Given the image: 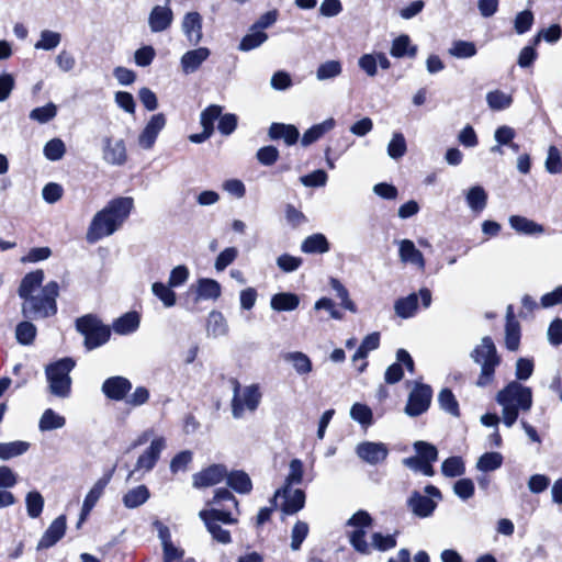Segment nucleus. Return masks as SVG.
<instances>
[{"instance_id":"1","label":"nucleus","mask_w":562,"mask_h":562,"mask_svg":"<svg viewBox=\"0 0 562 562\" xmlns=\"http://www.w3.org/2000/svg\"><path fill=\"white\" fill-rule=\"evenodd\" d=\"M43 281V270H35L26 273L20 282L18 294L23 300L21 312L26 318H48L57 313L59 284L49 281L42 285Z\"/></svg>"},{"instance_id":"2","label":"nucleus","mask_w":562,"mask_h":562,"mask_svg":"<svg viewBox=\"0 0 562 562\" xmlns=\"http://www.w3.org/2000/svg\"><path fill=\"white\" fill-rule=\"evenodd\" d=\"M134 206L130 196H120L111 200L93 216L88 231L87 241L90 244L113 235L127 220Z\"/></svg>"},{"instance_id":"3","label":"nucleus","mask_w":562,"mask_h":562,"mask_svg":"<svg viewBox=\"0 0 562 562\" xmlns=\"http://www.w3.org/2000/svg\"><path fill=\"white\" fill-rule=\"evenodd\" d=\"M502 406L503 423L512 427L518 417V411L528 412L532 406V392L528 386L513 381L501 390L496 396Z\"/></svg>"},{"instance_id":"4","label":"nucleus","mask_w":562,"mask_h":562,"mask_svg":"<svg viewBox=\"0 0 562 562\" xmlns=\"http://www.w3.org/2000/svg\"><path fill=\"white\" fill-rule=\"evenodd\" d=\"M470 358L480 367L475 384L479 387L491 385L495 379V370L501 363V357L492 338L483 337L470 352Z\"/></svg>"},{"instance_id":"5","label":"nucleus","mask_w":562,"mask_h":562,"mask_svg":"<svg viewBox=\"0 0 562 562\" xmlns=\"http://www.w3.org/2000/svg\"><path fill=\"white\" fill-rule=\"evenodd\" d=\"M373 519L366 510H358L346 522L349 528L347 537L350 546L360 554H371V546L366 540L367 529L371 528Z\"/></svg>"},{"instance_id":"6","label":"nucleus","mask_w":562,"mask_h":562,"mask_svg":"<svg viewBox=\"0 0 562 562\" xmlns=\"http://www.w3.org/2000/svg\"><path fill=\"white\" fill-rule=\"evenodd\" d=\"M261 391L258 384L240 386L235 381L232 398V415L234 418H243L246 412H255L261 402Z\"/></svg>"},{"instance_id":"7","label":"nucleus","mask_w":562,"mask_h":562,"mask_svg":"<svg viewBox=\"0 0 562 562\" xmlns=\"http://www.w3.org/2000/svg\"><path fill=\"white\" fill-rule=\"evenodd\" d=\"M75 367L71 358H64L46 368V376L52 394L58 397H67L70 394V371Z\"/></svg>"},{"instance_id":"8","label":"nucleus","mask_w":562,"mask_h":562,"mask_svg":"<svg viewBox=\"0 0 562 562\" xmlns=\"http://www.w3.org/2000/svg\"><path fill=\"white\" fill-rule=\"evenodd\" d=\"M199 517L204 521L207 531L215 541L222 544L231 543L229 531L224 529L220 522L235 525L238 521L237 517H234L229 512L217 508L203 509L199 513Z\"/></svg>"},{"instance_id":"9","label":"nucleus","mask_w":562,"mask_h":562,"mask_svg":"<svg viewBox=\"0 0 562 562\" xmlns=\"http://www.w3.org/2000/svg\"><path fill=\"white\" fill-rule=\"evenodd\" d=\"M77 330L85 336L87 349H95L110 339L111 328L92 315H86L77 319Z\"/></svg>"},{"instance_id":"10","label":"nucleus","mask_w":562,"mask_h":562,"mask_svg":"<svg viewBox=\"0 0 562 562\" xmlns=\"http://www.w3.org/2000/svg\"><path fill=\"white\" fill-rule=\"evenodd\" d=\"M167 447L165 437H156L150 441L149 447L138 457L133 471L128 474V479L135 473L146 474L150 472L160 458V453Z\"/></svg>"},{"instance_id":"11","label":"nucleus","mask_w":562,"mask_h":562,"mask_svg":"<svg viewBox=\"0 0 562 562\" xmlns=\"http://www.w3.org/2000/svg\"><path fill=\"white\" fill-rule=\"evenodd\" d=\"M431 397L432 391L429 385L416 383L408 395L405 414L411 417L424 414L430 406Z\"/></svg>"},{"instance_id":"12","label":"nucleus","mask_w":562,"mask_h":562,"mask_svg":"<svg viewBox=\"0 0 562 562\" xmlns=\"http://www.w3.org/2000/svg\"><path fill=\"white\" fill-rule=\"evenodd\" d=\"M418 296L422 300V304L425 308L429 307L431 304V292L423 288L419 290V293H411L405 297H401L394 303L395 314L401 318H409L413 317L418 308Z\"/></svg>"},{"instance_id":"13","label":"nucleus","mask_w":562,"mask_h":562,"mask_svg":"<svg viewBox=\"0 0 562 562\" xmlns=\"http://www.w3.org/2000/svg\"><path fill=\"white\" fill-rule=\"evenodd\" d=\"M279 497L283 498V502L280 505V509L286 515L296 514L305 505V493L301 488L282 486L274 492L270 503H277V498Z\"/></svg>"},{"instance_id":"14","label":"nucleus","mask_w":562,"mask_h":562,"mask_svg":"<svg viewBox=\"0 0 562 562\" xmlns=\"http://www.w3.org/2000/svg\"><path fill=\"white\" fill-rule=\"evenodd\" d=\"M166 124L167 119L164 113L151 115L137 136L136 143L138 147L144 150H150L155 146L158 135L165 128Z\"/></svg>"},{"instance_id":"15","label":"nucleus","mask_w":562,"mask_h":562,"mask_svg":"<svg viewBox=\"0 0 562 562\" xmlns=\"http://www.w3.org/2000/svg\"><path fill=\"white\" fill-rule=\"evenodd\" d=\"M127 150L124 139L104 136L102 138V159L111 166H123L127 161Z\"/></svg>"},{"instance_id":"16","label":"nucleus","mask_w":562,"mask_h":562,"mask_svg":"<svg viewBox=\"0 0 562 562\" xmlns=\"http://www.w3.org/2000/svg\"><path fill=\"white\" fill-rule=\"evenodd\" d=\"M356 453L362 461L374 465L386 459L389 449L383 442L363 441L356 447Z\"/></svg>"},{"instance_id":"17","label":"nucleus","mask_w":562,"mask_h":562,"mask_svg":"<svg viewBox=\"0 0 562 562\" xmlns=\"http://www.w3.org/2000/svg\"><path fill=\"white\" fill-rule=\"evenodd\" d=\"M227 469L223 464H212L193 475V486L210 487L226 480Z\"/></svg>"},{"instance_id":"18","label":"nucleus","mask_w":562,"mask_h":562,"mask_svg":"<svg viewBox=\"0 0 562 562\" xmlns=\"http://www.w3.org/2000/svg\"><path fill=\"white\" fill-rule=\"evenodd\" d=\"M111 480V474H106L103 477L99 479L93 486L90 488L88 494L86 495L80 513V518L77 524V527L79 528L80 525L86 520L92 508L95 506L98 501L101 498V496L104 493V490L106 485L109 484Z\"/></svg>"},{"instance_id":"19","label":"nucleus","mask_w":562,"mask_h":562,"mask_svg":"<svg viewBox=\"0 0 562 562\" xmlns=\"http://www.w3.org/2000/svg\"><path fill=\"white\" fill-rule=\"evenodd\" d=\"M396 360L397 362L387 367L384 373V380L389 384H394L402 380L404 375L402 366H405L409 372L414 371V361L405 349L397 350Z\"/></svg>"},{"instance_id":"20","label":"nucleus","mask_w":562,"mask_h":562,"mask_svg":"<svg viewBox=\"0 0 562 562\" xmlns=\"http://www.w3.org/2000/svg\"><path fill=\"white\" fill-rule=\"evenodd\" d=\"M131 389L132 383L130 380L121 375L108 378L101 387L103 394L113 401L125 398Z\"/></svg>"},{"instance_id":"21","label":"nucleus","mask_w":562,"mask_h":562,"mask_svg":"<svg viewBox=\"0 0 562 562\" xmlns=\"http://www.w3.org/2000/svg\"><path fill=\"white\" fill-rule=\"evenodd\" d=\"M210 55L211 50L207 47H198L186 52L180 58L182 72L190 75L198 71Z\"/></svg>"},{"instance_id":"22","label":"nucleus","mask_w":562,"mask_h":562,"mask_svg":"<svg viewBox=\"0 0 562 562\" xmlns=\"http://www.w3.org/2000/svg\"><path fill=\"white\" fill-rule=\"evenodd\" d=\"M66 527L67 524L65 515H60L55 518L40 539L37 550L48 549L57 543L64 537Z\"/></svg>"},{"instance_id":"23","label":"nucleus","mask_w":562,"mask_h":562,"mask_svg":"<svg viewBox=\"0 0 562 562\" xmlns=\"http://www.w3.org/2000/svg\"><path fill=\"white\" fill-rule=\"evenodd\" d=\"M398 257L403 263H408L424 270L426 262L423 252L416 248L411 239H401L397 241Z\"/></svg>"},{"instance_id":"24","label":"nucleus","mask_w":562,"mask_h":562,"mask_svg":"<svg viewBox=\"0 0 562 562\" xmlns=\"http://www.w3.org/2000/svg\"><path fill=\"white\" fill-rule=\"evenodd\" d=\"M407 506L415 516L426 518L432 515L437 507V502L414 491L407 499Z\"/></svg>"},{"instance_id":"25","label":"nucleus","mask_w":562,"mask_h":562,"mask_svg":"<svg viewBox=\"0 0 562 562\" xmlns=\"http://www.w3.org/2000/svg\"><path fill=\"white\" fill-rule=\"evenodd\" d=\"M173 21L172 10L167 5H156L148 16V25L153 33L167 30Z\"/></svg>"},{"instance_id":"26","label":"nucleus","mask_w":562,"mask_h":562,"mask_svg":"<svg viewBox=\"0 0 562 562\" xmlns=\"http://www.w3.org/2000/svg\"><path fill=\"white\" fill-rule=\"evenodd\" d=\"M181 29L191 44H199L203 37L201 14L198 12H188L183 16Z\"/></svg>"},{"instance_id":"27","label":"nucleus","mask_w":562,"mask_h":562,"mask_svg":"<svg viewBox=\"0 0 562 562\" xmlns=\"http://www.w3.org/2000/svg\"><path fill=\"white\" fill-rule=\"evenodd\" d=\"M149 498V488L146 485L140 484L127 490L122 496V503L127 509H135L147 503Z\"/></svg>"},{"instance_id":"28","label":"nucleus","mask_w":562,"mask_h":562,"mask_svg":"<svg viewBox=\"0 0 562 562\" xmlns=\"http://www.w3.org/2000/svg\"><path fill=\"white\" fill-rule=\"evenodd\" d=\"M268 135L271 139H283L288 146H291L297 142L300 133L292 124L272 123Z\"/></svg>"},{"instance_id":"29","label":"nucleus","mask_w":562,"mask_h":562,"mask_svg":"<svg viewBox=\"0 0 562 562\" xmlns=\"http://www.w3.org/2000/svg\"><path fill=\"white\" fill-rule=\"evenodd\" d=\"M140 324V317L136 312H127L116 318L112 324L115 334L125 336L136 331Z\"/></svg>"},{"instance_id":"30","label":"nucleus","mask_w":562,"mask_h":562,"mask_svg":"<svg viewBox=\"0 0 562 562\" xmlns=\"http://www.w3.org/2000/svg\"><path fill=\"white\" fill-rule=\"evenodd\" d=\"M510 227L522 235H540L544 232L541 224L520 215H512L508 218Z\"/></svg>"},{"instance_id":"31","label":"nucleus","mask_w":562,"mask_h":562,"mask_svg":"<svg viewBox=\"0 0 562 562\" xmlns=\"http://www.w3.org/2000/svg\"><path fill=\"white\" fill-rule=\"evenodd\" d=\"M336 125V121L333 117H329L322 123L315 124L304 132L301 138V145L303 147H307L311 144L318 140L326 133L330 132Z\"/></svg>"},{"instance_id":"32","label":"nucleus","mask_w":562,"mask_h":562,"mask_svg":"<svg viewBox=\"0 0 562 562\" xmlns=\"http://www.w3.org/2000/svg\"><path fill=\"white\" fill-rule=\"evenodd\" d=\"M206 334L209 337L218 338L228 334V324L225 316L218 311H212L206 319Z\"/></svg>"},{"instance_id":"33","label":"nucleus","mask_w":562,"mask_h":562,"mask_svg":"<svg viewBox=\"0 0 562 562\" xmlns=\"http://www.w3.org/2000/svg\"><path fill=\"white\" fill-rule=\"evenodd\" d=\"M300 305V297L295 293L280 292L272 295L270 307L277 312H291Z\"/></svg>"},{"instance_id":"34","label":"nucleus","mask_w":562,"mask_h":562,"mask_svg":"<svg viewBox=\"0 0 562 562\" xmlns=\"http://www.w3.org/2000/svg\"><path fill=\"white\" fill-rule=\"evenodd\" d=\"M227 485L239 494H249L252 491V482L250 476L241 470L227 472Z\"/></svg>"},{"instance_id":"35","label":"nucleus","mask_w":562,"mask_h":562,"mask_svg":"<svg viewBox=\"0 0 562 562\" xmlns=\"http://www.w3.org/2000/svg\"><path fill=\"white\" fill-rule=\"evenodd\" d=\"M283 360L291 364L299 375L310 374L313 364L307 355L302 351H290L283 355Z\"/></svg>"},{"instance_id":"36","label":"nucleus","mask_w":562,"mask_h":562,"mask_svg":"<svg viewBox=\"0 0 562 562\" xmlns=\"http://www.w3.org/2000/svg\"><path fill=\"white\" fill-rule=\"evenodd\" d=\"M465 201L469 209L480 214L487 205V193L481 186H473L465 192Z\"/></svg>"},{"instance_id":"37","label":"nucleus","mask_w":562,"mask_h":562,"mask_svg":"<svg viewBox=\"0 0 562 562\" xmlns=\"http://www.w3.org/2000/svg\"><path fill=\"white\" fill-rule=\"evenodd\" d=\"M268 41V34L261 30L249 27L248 32L243 36L239 42L238 49L240 52H250L260 47Z\"/></svg>"},{"instance_id":"38","label":"nucleus","mask_w":562,"mask_h":562,"mask_svg":"<svg viewBox=\"0 0 562 562\" xmlns=\"http://www.w3.org/2000/svg\"><path fill=\"white\" fill-rule=\"evenodd\" d=\"M301 250L304 254H325L329 250V243L325 235L316 233L302 241Z\"/></svg>"},{"instance_id":"39","label":"nucleus","mask_w":562,"mask_h":562,"mask_svg":"<svg viewBox=\"0 0 562 562\" xmlns=\"http://www.w3.org/2000/svg\"><path fill=\"white\" fill-rule=\"evenodd\" d=\"M198 299L216 300L221 295V285L213 279H200L196 283Z\"/></svg>"},{"instance_id":"40","label":"nucleus","mask_w":562,"mask_h":562,"mask_svg":"<svg viewBox=\"0 0 562 562\" xmlns=\"http://www.w3.org/2000/svg\"><path fill=\"white\" fill-rule=\"evenodd\" d=\"M342 72V65L339 60L330 59L322 63L315 72L318 81L330 80L339 77Z\"/></svg>"},{"instance_id":"41","label":"nucleus","mask_w":562,"mask_h":562,"mask_svg":"<svg viewBox=\"0 0 562 562\" xmlns=\"http://www.w3.org/2000/svg\"><path fill=\"white\" fill-rule=\"evenodd\" d=\"M416 46L411 45L408 35H400L392 42L390 54L393 57L401 58L404 56L414 57L416 55Z\"/></svg>"},{"instance_id":"42","label":"nucleus","mask_w":562,"mask_h":562,"mask_svg":"<svg viewBox=\"0 0 562 562\" xmlns=\"http://www.w3.org/2000/svg\"><path fill=\"white\" fill-rule=\"evenodd\" d=\"M65 424L64 416L55 413L52 408H47L40 418L38 428L41 431H50L63 428Z\"/></svg>"},{"instance_id":"43","label":"nucleus","mask_w":562,"mask_h":562,"mask_svg":"<svg viewBox=\"0 0 562 562\" xmlns=\"http://www.w3.org/2000/svg\"><path fill=\"white\" fill-rule=\"evenodd\" d=\"M153 294L159 299L162 305L167 308L176 305L177 295L168 283L165 284L162 282H154L151 284Z\"/></svg>"},{"instance_id":"44","label":"nucleus","mask_w":562,"mask_h":562,"mask_svg":"<svg viewBox=\"0 0 562 562\" xmlns=\"http://www.w3.org/2000/svg\"><path fill=\"white\" fill-rule=\"evenodd\" d=\"M477 53L476 46L473 42L458 40L452 42L448 54L454 58L465 59L475 56Z\"/></svg>"},{"instance_id":"45","label":"nucleus","mask_w":562,"mask_h":562,"mask_svg":"<svg viewBox=\"0 0 562 562\" xmlns=\"http://www.w3.org/2000/svg\"><path fill=\"white\" fill-rule=\"evenodd\" d=\"M30 448V443L22 440L11 442H0V459L9 460L24 454Z\"/></svg>"},{"instance_id":"46","label":"nucleus","mask_w":562,"mask_h":562,"mask_svg":"<svg viewBox=\"0 0 562 562\" xmlns=\"http://www.w3.org/2000/svg\"><path fill=\"white\" fill-rule=\"evenodd\" d=\"M503 456L499 452H485L476 461V469L481 472H492L503 464Z\"/></svg>"},{"instance_id":"47","label":"nucleus","mask_w":562,"mask_h":562,"mask_svg":"<svg viewBox=\"0 0 562 562\" xmlns=\"http://www.w3.org/2000/svg\"><path fill=\"white\" fill-rule=\"evenodd\" d=\"M486 103L493 111H502L508 109L513 103L510 94L505 93L501 90H493L486 94Z\"/></svg>"},{"instance_id":"48","label":"nucleus","mask_w":562,"mask_h":562,"mask_svg":"<svg viewBox=\"0 0 562 562\" xmlns=\"http://www.w3.org/2000/svg\"><path fill=\"white\" fill-rule=\"evenodd\" d=\"M61 34L50 30H43L40 33L38 41L34 44L35 49L53 50L59 46Z\"/></svg>"},{"instance_id":"49","label":"nucleus","mask_w":562,"mask_h":562,"mask_svg":"<svg viewBox=\"0 0 562 562\" xmlns=\"http://www.w3.org/2000/svg\"><path fill=\"white\" fill-rule=\"evenodd\" d=\"M329 284L331 289L336 292L337 297L340 300V305L351 312H357V306L353 301L349 297V292L346 286L336 278H330Z\"/></svg>"},{"instance_id":"50","label":"nucleus","mask_w":562,"mask_h":562,"mask_svg":"<svg viewBox=\"0 0 562 562\" xmlns=\"http://www.w3.org/2000/svg\"><path fill=\"white\" fill-rule=\"evenodd\" d=\"M464 472L465 465L461 457H450L441 464V473L447 477L461 476Z\"/></svg>"},{"instance_id":"51","label":"nucleus","mask_w":562,"mask_h":562,"mask_svg":"<svg viewBox=\"0 0 562 562\" xmlns=\"http://www.w3.org/2000/svg\"><path fill=\"white\" fill-rule=\"evenodd\" d=\"M26 513L31 518L41 516L44 508V498L37 491L29 492L25 496Z\"/></svg>"},{"instance_id":"52","label":"nucleus","mask_w":562,"mask_h":562,"mask_svg":"<svg viewBox=\"0 0 562 562\" xmlns=\"http://www.w3.org/2000/svg\"><path fill=\"white\" fill-rule=\"evenodd\" d=\"M380 345V335L379 333H372L364 337L360 347L352 356V361L356 362L359 359L364 360L368 353L372 350H375Z\"/></svg>"},{"instance_id":"53","label":"nucleus","mask_w":562,"mask_h":562,"mask_svg":"<svg viewBox=\"0 0 562 562\" xmlns=\"http://www.w3.org/2000/svg\"><path fill=\"white\" fill-rule=\"evenodd\" d=\"M407 151L405 137L402 133H394L387 144V155L392 159H401Z\"/></svg>"},{"instance_id":"54","label":"nucleus","mask_w":562,"mask_h":562,"mask_svg":"<svg viewBox=\"0 0 562 562\" xmlns=\"http://www.w3.org/2000/svg\"><path fill=\"white\" fill-rule=\"evenodd\" d=\"M371 552L373 550L378 551H387L396 547V536L395 535H383L381 532H373L371 535Z\"/></svg>"},{"instance_id":"55","label":"nucleus","mask_w":562,"mask_h":562,"mask_svg":"<svg viewBox=\"0 0 562 562\" xmlns=\"http://www.w3.org/2000/svg\"><path fill=\"white\" fill-rule=\"evenodd\" d=\"M520 344V324L512 322L505 324V346L509 351H516Z\"/></svg>"},{"instance_id":"56","label":"nucleus","mask_w":562,"mask_h":562,"mask_svg":"<svg viewBox=\"0 0 562 562\" xmlns=\"http://www.w3.org/2000/svg\"><path fill=\"white\" fill-rule=\"evenodd\" d=\"M438 403L441 409L452 416H459V404L456 396L449 389H443L439 392Z\"/></svg>"},{"instance_id":"57","label":"nucleus","mask_w":562,"mask_h":562,"mask_svg":"<svg viewBox=\"0 0 562 562\" xmlns=\"http://www.w3.org/2000/svg\"><path fill=\"white\" fill-rule=\"evenodd\" d=\"M43 153L50 161L60 160L66 153L65 143L60 138H53L45 144Z\"/></svg>"},{"instance_id":"58","label":"nucleus","mask_w":562,"mask_h":562,"mask_svg":"<svg viewBox=\"0 0 562 562\" xmlns=\"http://www.w3.org/2000/svg\"><path fill=\"white\" fill-rule=\"evenodd\" d=\"M310 532L308 524L302 520H297L291 530V549L293 551L300 550L303 541L306 539Z\"/></svg>"},{"instance_id":"59","label":"nucleus","mask_w":562,"mask_h":562,"mask_svg":"<svg viewBox=\"0 0 562 562\" xmlns=\"http://www.w3.org/2000/svg\"><path fill=\"white\" fill-rule=\"evenodd\" d=\"M303 474L304 469L302 461L299 459L291 460L289 464V473L284 479L283 486H293L301 484L303 481Z\"/></svg>"},{"instance_id":"60","label":"nucleus","mask_w":562,"mask_h":562,"mask_svg":"<svg viewBox=\"0 0 562 562\" xmlns=\"http://www.w3.org/2000/svg\"><path fill=\"white\" fill-rule=\"evenodd\" d=\"M544 166L546 170L551 175H558L562 172V155L555 146H550L548 148Z\"/></svg>"},{"instance_id":"61","label":"nucleus","mask_w":562,"mask_h":562,"mask_svg":"<svg viewBox=\"0 0 562 562\" xmlns=\"http://www.w3.org/2000/svg\"><path fill=\"white\" fill-rule=\"evenodd\" d=\"M57 114V108L54 103H47L44 106L35 108L30 113V119L41 124L53 120Z\"/></svg>"},{"instance_id":"62","label":"nucleus","mask_w":562,"mask_h":562,"mask_svg":"<svg viewBox=\"0 0 562 562\" xmlns=\"http://www.w3.org/2000/svg\"><path fill=\"white\" fill-rule=\"evenodd\" d=\"M36 336V327L30 322H21L15 329V337L22 345H30Z\"/></svg>"},{"instance_id":"63","label":"nucleus","mask_w":562,"mask_h":562,"mask_svg":"<svg viewBox=\"0 0 562 562\" xmlns=\"http://www.w3.org/2000/svg\"><path fill=\"white\" fill-rule=\"evenodd\" d=\"M414 449L417 456L425 462H435L438 459L437 448L429 442L418 440L414 443Z\"/></svg>"},{"instance_id":"64","label":"nucleus","mask_w":562,"mask_h":562,"mask_svg":"<svg viewBox=\"0 0 562 562\" xmlns=\"http://www.w3.org/2000/svg\"><path fill=\"white\" fill-rule=\"evenodd\" d=\"M350 417L361 425H370L372 423V411L364 404L355 403L350 409Z\"/></svg>"}]
</instances>
